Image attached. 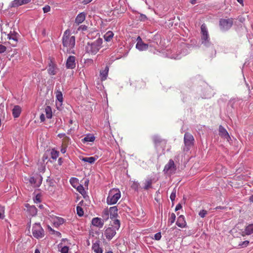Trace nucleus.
I'll list each match as a JSON object with an SVG mask.
<instances>
[{
    "label": "nucleus",
    "instance_id": "1",
    "mask_svg": "<svg viewBox=\"0 0 253 253\" xmlns=\"http://www.w3.org/2000/svg\"><path fill=\"white\" fill-rule=\"evenodd\" d=\"M63 51L68 53H74V48L75 45V36H70V31L67 30L62 37Z\"/></svg>",
    "mask_w": 253,
    "mask_h": 253
},
{
    "label": "nucleus",
    "instance_id": "2",
    "mask_svg": "<svg viewBox=\"0 0 253 253\" xmlns=\"http://www.w3.org/2000/svg\"><path fill=\"white\" fill-rule=\"evenodd\" d=\"M103 40L98 38L92 42H88L85 45V50L90 55H95L102 47Z\"/></svg>",
    "mask_w": 253,
    "mask_h": 253
},
{
    "label": "nucleus",
    "instance_id": "3",
    "mask_svg": "<svg viewBox=\"0 0 253 253\" xmlns=\"http://www.w3.org/2000/svg\"><path fill=\"white\" fill-rule=\"evenodd\" d=\"M201 44L207 49H212L213 44L211 41L207 28L205 24H202L201 27Z\"/></svg>",
    "mask_w": 253,
    "mask_h": 253
},
{
    "label": "nucleus",
    "instance_id": "4",
    "mask_svg": "<svg viewBox=\"0 0 253 253\" xmlns=\"http://www.w3.org/2000/svg\"><path fill=\"white\" fill-rule=\"evenodd\" d=\"M121 196V194L120 190L118 188H113L110 190L109 192L106 203L108 205H114L117 203Z\"/></svg>",
    "mask_w": 253,
    "mask_h": 253
},
{
    "label": "nucleus",
    "instance_id": "5",
    "mask_svg": "<svg viewBox=\"0 0 253 253\" xmlns=\"http://www.w3.org/2000/svg\"><path fill=\"white\" fill-rule=\"evenodd\" d=\"M32 234L36 239L42 238L44 236V231L40 223H35L32 227Z\"/></svg>",
    "mask_w": 253,
    "mask_h": 253
},
{
    "label": "nucleus",
    "instance_id": "6",
    "mask_svg": "<svg viewBox=\"0 0 253 253\" xmlns=\"http://www.w3.org/2000/svg\"><path fill=\"white\" fill-rule=\"evenodd\" d=\"M177 168L174 161L170 159L169 162L165 166L163 172L165 174L171 175L175 173Z\"/></svg>",
    "mask_w": 253,
    "mask_h": 253
},
{
    "label": "nucleus",
    "instance_id": "7",
    "mask_svg": "<svg viewBox=\"0 0 253 253\" xmlns=\"http://www.w3.org/2000/svg\"><path fill=\"white\" fill-rule=\"evenodd\" d=\"M194 138L193 136L189 132H186L184 136V142L185 147L183 148L184 151H188L193 145Z\"/></svg>",
    "mask_w": 253,
    "mask_h": 253
},
{
    "label": "nucleus",
    "instance_id": "8",
    "mask_svg": "<svg viewBox=\"0 0 253 253\" xmlns=\"http://www.w3.org/2000/svg\"><path fill=\"white\" fill-rule=\"evenodd\" d=\"M219 24L220 29L222 31H227L232 26L233 19V18L220 19Z\"/></svg>",
    "mask_w": 253,
    "mask_h": 253
},
{
    "label": "nucleus",
    "instance_id": "9",
    "mask_svg": "<svg viewBox=\"0 0 253 253\" xmlns=\"http://www.w3.org/2000/svg\"><path fill=\"white\" fill-rule=\"evenodd\" d=\"M27 180L33 187H39L42 183V177L41 175L38 174L35 176L30 177Z\"/></svg>",
    "mask_w": 253,
    "mask_h": 253
},
{
    "label": "nucleus",
    "instance_id": "10",
    "mask_svg": "<svg viewBox=\"0 0 253 253\" xmlns=\"http://www.w3.org/2000/svg\"><path fill=\"white\" fill-rule=\"evenodd\" d=\"M67 69H73L76 67V57L74 56L70 55L68 57L66 62Z\"/></svg>",
    "mask_w": 253,
    "mask_h": 253
},
{
    "label": "nucleus",
    "instance_id": "11",
    "mask_svg": "<svg viewBox=\"0 0 253 253\" xmlns=\"http://www.w3.org/2000/svg\"><path fill=\"white\" fill-rule=\"evenodd\" d=\"M116 229L113 228V227L107 228L105 232L104 235L106 239L108 240H111L116 234Z\"/></svg>",
    "mask_w": 253,
    "mask_h": 253
},
{
    "label": "nucleus",
    "instance_id": "12",
    "mask_svg": "<svg viewBox=\"0 0 253 253\" xmlns=\"http://www.w3.org/2000/svg\"><path fill=\"white\" fill-rule=\"evenodd\" d=\"M104 222L102 218L99 217H94L91 220L92 225L99 228L103 227Z\"/></svg>",
    "mask_w": 253,
    "mask_h": 253
},
{
    "label": "nucleus",
    "instance_id": "13",
    "mask_svg": "<svg viewBox=\"0 0 253 253\" xmlns=\"http://www.w3.org/2000/svg\"><path fill=\"white\" fill-rule=\"evenodd\" d=\"M219 135L222 138L227 139V141L230 139V136L226 129L221 125L219 126Z\"/></svg>",
    "mask_w": 253,
    "mask_h": 253
},
{
    "label": "nucleus",
    "instance_id": "14",
    "mask_svg": "<svg viewBox=\"0 0 253 253\" xmlns=\"http://www.w3.org/2000/svg\"><path fill=\"white\" fill-rule=\"evenodd\" d=\"M109 210L110 218L111 219L117 218L118 216V209L117 206H113L110 207Z\"/></svg>",
    "mask_w": 253,
    "mask_h": 253
},
{
    "label": "nucleus",
    "instance_id": "15",
    "mask_svg": "<svg viewBox=\"0 0 253 253\" xmlns=\"http://www.w3.org/2000/svg\"><path fill=\"white\" fill-rule=\"evenodd\" d=\"M31 0H14L10 3L11 7H16L22 4H27L31 2Z\"/></svg>",
    "mask_w": 253,
    "mask_h": 253
},
{
    "label": "nucleus",
    "instance_id": "16",
    "mask_svg": "<svg viewBox=\"0 0 253 253\" xmlns=\"http://www.w3.org/2000/svg\"><path fill=\"white\" fill-rule=\"evenodd\" d=\"M92 250L95 253H102L103 250L100 247V241L96 240L95 242L93 243L92 246Z\"/></svg>",
    "mask_w": 253,
    "mask_h": 253
},
{
    "label": "nucleus",
    "instance_id": "17",
    "mask_svg": "<svg viewBox=\"0 0 253 253\" xmlns=\"http://www.w3.org/2000/svg\"><path fill=\"white\" fill-rule=\"evenodd\" d=\"M176 224L179 227L184 228L186 226V222L185 220L184 216L182 215H180L176 222Z\"/></svg>",
    "mask_w": 253,
    "mask_h": 253
},
{
    "label": "nucleus",
    "instance_id": "18",
    "mask_svg": "<svg viewBox=\"0 0 253 253\" xmlns=\"http://www.w3.org/2000/svg\"><path fill=\"white\" fill-rule=\"evenodd\" d=\"M48 73L50 75H55L57 73L56 66L55 64L51 61L48 64V68L47 69Z\"/></svg>",
    "mask_w": 253,
    "mask_h": 253
},
{
    "label": "nucleus",
    "instance_id": "19",
    "mask_svg": "<svg viewBox=\"0 0 253 253\" xmlns=\"http://www.w3.org/2000/svg\"><path fill=\"white\" fill-rule=\"evenodd\" d=\"M18 34L14 30H11L9 33L7 35V38L16 42L18 41Z\"/></svg>",
    "mask_w": 253,
    "mask_h": 253
},
{
    "label": "nucleus",
    "instance_id": "20",
    "mask_svg": "<svg viewBox=\"0 0 253 253\" xmlns=\"http://www.w3.org/2000/svg\"><path fill=\"white\" fill-rule=\"evenodd\" d=\"M183 48L182 51H181L179 54H176L175 55H172L170 58H173L174 59H179L181 58L182 56H185L187 54V49L186 46L185 44H183L181 45Z\"/></svg>",
    "mask_w": 253,
    "mask_h": 253
},
{
    "label": "nucleus",
    "instance_id": "21",
    "mask_svg": "<svg viewBox=\"0 0 253 253\" xmlns=\"http://www.w3.org/2000/svg\"><path fill=\"white\" fill-rule=\"evenodd\" d=\"M21 107L19 105H15L12 110V115L14 118L19 117L21 113Z\"/></svg>",
    "mask_w": 253,
    "mask_h": 253
},
{
    "label": "nucleus",
    "instance_id": "22",
    "mask_svg": "<svg viewBox=\"0 0 253 253\" xmlns=\"http://www.w3.org/2000/svg\"><path fill=\"white\" fill-rule=\"evenodd\" d=\"M85 19V13L84 12H81L79 13L75 19V23L77 25L82 23Z\"/></svg>",
    "mask_w": 253,
    "mask_h": 253
},
{
    "label": "nucleus",
    "instance_id": "23",
    "mask_svg": "<svg viewBox=\"0 0 253 253\" xmlns=\"http://www.w3.org/2000/svg\"><path fill=\"white\" fill-rule=\"evenodd\" d=\"M109 72V67L106 66L103 70L100 72V77L101 81H105L107 79Z\"/></svg>",
    "mask_w": 253,
    "mask_h": 253
},
{
    "label": "nucleus",
    "instance_id": "24",
    "mask_svg": "<svg viewBox=\"0 0 253 253\" xmlns=\"http://www.w3.org/2000/svg\"><path fill=\"white\" fill-rule=\"evenodd\" d=\"M65 222V220L61 217L55 216L53 218V223L56 226H59Z\"/></svg>",
    "mask_w": 253,
    "mask_h": 253
},
{
    "label": "nucleus",
    "instance_id": "25",
    "mask_svg": "<svg viewBox=\"0 0 253 253\" xmlns=\"http://www.w3.org/2000/svg\"><path fill=\"white\" fill-rule=\"evenodd\" d=\"M135 47L139 51H144L147 50L149 47V44L142 42L139 43H136Z\"/></svg>",
    "mask_w": 253,
    "mask_h": 253
},
{
    "label": "nucleus",
    "instance_id": "26",
    "mask_svg": "<svg viewBox=\"0 0 253 253\" xmlns=\"http://www.w3.org/2000/svg\"><path fill=\"white\" fill-rule=\"evenodd\" d=\"M27 212L28 214L32 216H35L37 213V209L34 206H29V207H27Z\"/></svg>",
    "mask_w": 253,
    "mask_h": 253
},
{
    "label": "nucleus",
    "instance_id": "27",
    "mask_svg": "<svg viewBox=\"0 0 253 253\" xmlns=\"http://www.w3.org/2000/svg\"><path fill=\"white\" fill-rule=\"evenodd\" d=\"M95 138V136L93 134H88L82 139V142L84 143L88 142H93Z\"/></svg>",
    "mask_w": 253,
    "mask_h": 253
},
{
    "label": "nucleus",
    "instance_id": "28",
    "mask_svg": "<svg viewBox=\"0 0 253 253\" xmlns=\"http://www.w3.org/2000/svg\"><path fill=\"white\" fill-rule=\"evenodd\" d=\"M246 235H250L253 233V223L250 224L245 227V231L243 232Z\"/></svg>",
    "mask_w": 253,
    "mask_h": 253
},
{
    "label": "nucleus",
    "instance_id": "29",
    "mask_svg": "<svg viewBox=\"0 0 253 253\" xmlns=\"http://www.w3.org/2000/svg\"><path fill=\"white\" fill-rule=\"evenodd\" d=\"M102 219L104 221H106L109 218V217H110L109 212V210L107 208L104 209L103 210L102 212Z\"/></svg>",
    "mask_w": 253,
    "mask_h": 253
},
{
    "label": "nucleus",
    "instance_id": "30",
    "mask_svg": "<svg viewBox=\"0 0 253 253\" xmlns=\"http://www.w3.org/2000/svg\"><path fill=\"white\" fill-rule=\"evenodd\" d=\"M81 160L84 162L88 163L89 164H93L96 160L97 159L94 157H83L81 159Z\"/></svg>",
    "mask_w": 253,
    "mask_h": 253
},
{
    "label": "nucleus",
    "instance_id": "31",
    "mask_svg": "<svg viewBox=\"0 0 253 253\" xmlns=\"http://www.w3.org/2000/svg\"><path fill=\"white\" fill-rule=\"evenodd\" d=\"M114 36L112 31H108L104 36V38L106 42H110Z\"/></svg>",
    "mask_w": 253,
    "mask_h": 253
},
{
    "label": "nucleus",
    "instance_id": "32",
    "mask_svg": "<svg viewBox=\"0 0 253 253\" xmlns=\"http://www.w3.org/2000/svg\"><path fill=\"white\" fill-rule=\"evenodd\" d=\"M58 247L60 250H59L61 253H68L69 247L67 246H62V244L61 243L58 244Z\"/></svg>",
    "mask_w": 253,
    "mask_h": 253
},
{
    "label": "nucleus",
    "instance_id": "33",
    "mask_svg": "<svg viewBox=\"0 0 253 253\" xmlns=\"http://www.w3.org/2000/svg\"><path fill=\"white\" fill-rule=\"evenodd\" d=\"M46 117L47 119H51L52 116L51 108L50 106H47L45 108Z\"/></svg>",
    "mask_w": 253,
    "mask_h": 253
},
{
    "label": "nucleus",
    "instance_id": "34",
    "mask_svg": "<svg viewBox=\"0 0 253 253\" xmlns=\"http://www.w3.org/2000/svg\"><path fill=\"white\" fill-rule=\"evenodd\" d=\"M154 182V180L151 178L146 180L143 188L145 190H148L151 187V185Z\"/></svg>",
    "mask_w": 253,
    "mask_h": 253
},
{
    "label": "nucleus",
    "instance_id": "35",
    "mask_svg": "<svg viewBox=\"0 0 253 253\" xmlns=\"http://www.w3.org/2000/svg\"><path fill=\"white\" fill-rule=\"evenodd\" d=\"M56 99L59 102L60 104H61L63 101V95L61 91L57 90L56 92Z\"/></svg>",
    "mask_w": 253,
    "mask_h": 253
},
{
    "label": "nucleus",
    "instance_id": "36",
    "mask_svg": "<svg viewBox=\"0 0 253 253\" xmlns=\"http://www.w3.org/2000/svg\"><path fill=\"white\" fill-rule=\"evenodd\" d=\"M59 151L55 150L54 149H52L50 152L51 157L53 160H56L59 156Z\"/></svg>",
    "mask_w": 253,
    "mask_h": 253
},
{
    "label": "nucleus",
    "instance_id": "37",
    "mask_svg": "<svg viewBox=\"0 0 253 253\" xmlns=\"http://www.w3.org/2000/svg\"><path fill=\"white\" fill-rule=\"evenodd\" d=\"M48 229H49V230H50L51 232V234L54 235L55 236H56V237H57L58 238L61 237V234L60 232L54 230L51 227H50L49 226L48 227Z\"/></svg>",
    "mask_w": 253,
    "mask_h": 253
},
{
    "label": "nucleus",
    "instance_id": "38",
    "mask_svg": "<svg viewBox=\"0 0 253 253\" xmlns=\"http://www.w3.org/2000/svg\"><path fill=\"white\" fill-rule=\"evenodd\" d=\"M113 228L118 230L120 227V221L116 218L113 219Z\"/></svg>",
    "mask_w": 253,
    "mask_h": 253
},
{
    "label": "nucleus",
    "instance_id": "39",
    "mask_svg": "<svg viewBox=\"0 0 253 253\" xmlns=\"http://www.w3.org/2000/svg\"><path fill=\"white\" fill-rule=\"evenodd\" d=\"M77 190L82 195H84L86 193L84 186L81 184L77 187Z\"/></svg>",
    "mask_w": 253,
    "mask_h": 253
},
{
    "label": "nucleus",
    "instance_id": "40",
    "mask_svg": "<svg viewBox=\"0 0 253 253\" xmlns=\"http://www.w3.org/2000/svg\"><path fill=\"white\" fill-rule=\"evenodd\" d=\"M153 141L155 144L157 145L158 144L162 141V139L158 135H155L153 136Z\"/></svg>",
    "mask_w": 253,
    "mask_h": 253
},
{
    "label": "nucleus",
    "instance_id": "41",
    "mask_svg": "<svg viewBox=\"0 0 253 253\" xmlns=\"http://www.w3.org/2000/svg\"><path fill=\"white\" fill-rule=\"evenodd\" d=\"M77 209V213L80 216L82 217L84 213L83 209L82 207L78 206L76 208Z\"/></svg>",
    "mask_w": 253,
    "mask_h": 253
},
{
    "label": "nucleus",
    "instance_id": "42",
    "mask_svg": "<svg viewBox=\"0 0 253 253\" xmlns=\"http://www.w3.org/2000/svg\"><path fill=\"white\" fill-rule=\"evenodd\" d=\"M176 216L175 214L174 213H172L170 215V217L169 219V223L170 225H171L172 223H173L175 220Z\"/></svg>",
    "mask_w": 253,
    "mask_h": 253
},
{
    "label": "nucleus",
    "instance_id": "43",
    "mask_svg": "<svg viewBox=\"0 0 253 253\" xmlns=\"http://www.w3.org/2000/svg\"><path fill=\"white\" fill-rule=\"evenodd\" d=\"M4 207L0 205V219H3L4 217Z\"/></svg>",
    "mask_w": 253,
    "mask_h": 253
},
{
    "label": "nucleus",
    "instance_id": "44",
    "mask_svg": "<svg viewBox=\"0 0 253 253\" xmlns=\"http://www.w3.org/2000/svg\"><path fill=\"white\" fill-rule=\"evenodd\" d=\"M249 244V241H247V240L241 242L238 245V246H239L238 248L246 247L248 246Z\"/></svg>",
    "mask_w": 253,
    "mask_h": 253
},
{
    "label": "nucleus",
    "instance_id": "45",
    "mask_svg": "<svg viewBox=\"0 0 253 253\" xmlns=\"http://www.w3.org/2000/svg\"><path fill=\"white\" fill-rule=\"evenodd\" d=\"M176 188H174L170 195V199L172 202L174 201L175 200V197H176Z\"/></svg>",
    "mask_w": 253,
    "mask_h": 253
},
{
    "label": "nucleus",
    "instance_id": "46",
    "mask_svg": "<svg viewBox=\"0 0 253 253\" xmlns=\"http://www.w3.org/2000/svg\"><path fill=\"white\" fill-rule=\"evenodd\" d=\"M207 214V211L205 210H201L199 213V216L202 218L205 217Z\"/></svg>",
    "mask_w": 253,
    "mask_h": 253
},
{
    "label": "nucleus",
    "instance_id": "47",
    "mask_svg": "<svg viewBox=\"0 0 253 253\" xmlns=\"http://www.w3.org/2000/svg\"><path fill=\"white\" fill-rule=\"evenodd\" d=\"M139 19L141 21H145L148 19V18L145 14H140Z\"/></svg>",
    "mask_w": 253,
    "mask_h": 253
},
{
    "label": "nucleus",
    "instance_id": "48",
    "mask_svg": "<svg viewBox=\"0 0 253 253\" xmlns=\"http://www.w3.org/2000/svg\"><path fill=\"white\" fill-rule=\"evenodd\" d=\"M161 237H162L161 233L159 232L156 233L154 235V238L153 239L159 241L161 239Z\"/></svg>",
    "mask_w": 253,
    "mask_h": 253
},
{
    "label": "nucleus",
    "instance_id": "49",
    "mask_svg": "<svg viewBox=\"0 0 253 253\" xmlns=\"http://www.w3.org/2000/svg\"><path fill=\"white\" fill-rule=\"evenodd\" d=\"M35 203L38 204L41 202V196L39 194L37 195L35 198L34 199Z\"/></svg>",
    "mask_w": 253,
    "mask_h": 253
},
{
    "label": "nucleus",
    "instance_id": "50",
    "mask_svg": "<svg viewBox=\"0 0 253 253\" xmlns=\"http://www.w3.org/2000/svg\"><path fill=\"white\" fill-rule=\"evenodd\" d=\"M139 184L138 182H135L132 185V188L134 189L135 191H137Z\"/></svg>",
    "mask_w": 253,
    "mask_h": 253
},
{
    "label": "nucleus",
    "instance_id": "51",
    "mask_svg": "<svg viewBox=\"0 0 253 253\" xmlns=\"http://www.w3.org/2000/svg\"><path fill=\"white\" fill-rule=\"evenodd\" d=\"M6 50V47L0 43V53H4Z\"/></svg>",
    "mask_w": 253,
    "mask_h": 253
},
{
    "label": "nucleus",
    "instance_id": "52",
    "mask_svg": "<svg viewBox=\"0 0 253 253\" xmlns=\"http://www.w3.org/2000/svg\"><path fill=\"white\" fill-rule=\"evenodd\" d=\"M42 9L44 13H47L50 10V6L46 5L42 8Z\"/></svg>",
    "mask_w": 253,
    "mask_h": 253
},
{
    "label": "nucleus",
    "instance_id": "53",
    "mask_svg": "<svg viewBox=\"0 0 253 253\" xmlns=\"http://www.w3.org/2000/svg\"><path fill=\"white\" fill-rule=\"evenodd\" d=\"M237 101V100L236 99H232L230 100L229 102V105L231 106L232 108L234 107V105Z\"/></svg>",
    "mask_w": 253,
    "mask_h": 253
},
{
    "label": "nucleus",
    "instance_id": "54",
    "mask_svg": "<svg viewBox=\"0 0 253 253\" xmlns=\"http://www.w3.org/2000/svg\"><path fill=\"white\" fill-rule=\"evenodd\" d=\"M87 27L84 25H81L79 28H78V30H81L82 31H86L87 30Z\"/></svg>",
    "mask_w": 253,
    "mask_h": 253
},
{
    "label": "nucleus",
    "instance_id": "55",
    "mask_svg": "<svg viewBox=\"0 0 253 253\" xmlns=\"http://www.w3.org/2000/svg\"><path fill=\"white\" fill-rule=\"evenodd\" d=\"M181 208H182V206L179 203L176 205V206L175 208V211H177L180 210Z\"/></svg>",
    "mask_w": 253,
    "mask_h": 253
},
{
    "label": "nucleus",
    "instance_id": "56",
    "mask_svg": "<svg viewBox=\"0 0 253 253\" xmlns=\"http://www.w3.org/2000/svg\"><path fill=\"white\" fill-rule=\"evenodd\" d=\"M40 120L42 122H43L45 121V116L43 114H42L40 116Z\"/></svg>",
    "mask_w": 253,
    "mask_h": 253
},
{
    "label": "nucleus",
    "instance_id": "57",
    "mask_svg": "<svg viewBox=\"0 0 253 253\" xmlns=\"http://www.w3.org/2000/svg\"><path fill=\"white\" fill-rule=\"evenodd\" d=\"M149 47H154L155 48H156V45L157 44H156L155 42H150L149 44Z\"/></svg>",
    "mask_w": 253,
    "mask_h": 253
},
{
    "label": "nucleus",
    "instance_id": "58",
    "mask_svg": "<svg viewBox=\"0 0 253 253\" xmlns=\"http://www.w3.org/2000/svg\"><path fill=\"white\" fill-rule=\"evenodd\" d=\"M136 41H137V43H140V42H143L142 41V39L141 38V37L140 36H138L137 39H136Z\"/></svg>",
    "mask_w": 253,
    "mask_h": 253
},
{
    "label": "nucleus",
    "instance_id": "59",
    "mask_svg": "<svg viewBox=\"0 0 253 253\" xmlns=\"http://www.w3.org/2000/svg\"><path fill=\"white\" fill-rule=\"evenodd\" d=\"M63 159L62 158H59L58 160V164L59 165L61 166L63 163Z\"/></svg>",
    "mask_w": 253,
    "mask_h": 253
},
{
    "label": "nucleus",
    "instance_id": "60",
    "mask_svg": "<svg viewBox=\"0 0 253 253\" xmlns=\"http://www.w3.org/2000/svg\"><path fill=\"white\" fill-rule=\"evenodd\" d=\"M92 0H83L82 2L84 4H86L91 2Z\"/></svg>",
    "mask_w": 253,
    "mask_h": 253
},
{
    "label": "nucleus",
    "instance_id": "61",
    "mask_svg": "<svg viewBox=\"0 0 253 253\" xmlns=\"http://www.w3.org/2000/svg\"><path fill=\"white\" fill-rule=\"evenodd\" d=\"M225 209H226V208L225 207L217 206V207H216L215 208V210H224Z\"/></svg>",
    "mask_w": 253,
    "mask_h": 253
},
{
    "label": "nucleus",
    "instance_id": "62",
    "mask_svg": "<svg viewBox=\"0 0 253 253\" xmlns=\"http://www.w3.org/2000/svg\"><path fill=\"white\" fill-rule=\"evenodd\" d=\"M60 151L62 153L64 154L66 152V148L65 147H62Z\"/></svg>",
    "mask_w": 253,
    "mask_h": 253
},
{
    "label": "nucleus",
    "instance_id": "63",
    "mask_svg": "<svg viewBox=\"0 0 253 253\" xmlns=\"http://www.w3.org/2000/svg\"><path fill=\"white\" fill-rule=\"evenodd\" d=\"M237 1L240 3L242 5H244V0H237Z\"/></svg>",
    "mask_w": 253,
    "mask_h": 253
},
{
    "label": "nucleus",
    "instance_id": "64",
    "mask_svg": "<svg viewBox=\"0 0 253 253\" xmlns=\"http://www.w3.org/2000/svg\"><path fill=\"white\" fill-rule=\"evenodd\" d=\"M249 200L251 202H253V195L250 197Z\"/></svg>",
    "mask_w": 253,
    "mask_h": 253
}]
</instances>
